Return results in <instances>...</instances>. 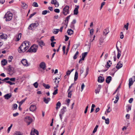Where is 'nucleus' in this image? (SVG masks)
<instances>
[{
	"mask_svg": "<svg viewBox=\"0 0 135 135\" xmlns=\"http://www.w3.org/2000/svg\"><path fill=\"white\" fill-rule=\"evenodd\" d=\"M131 109V107L130 106H128L127 109V112H128Z\"/></svg>",
	"mask_w": 135,
	"mask_h": 135,
	"instance_id": "58",
	"label": "nucleus"
},
{
	"mask_svg": "<svg viewBox=\"0 0 135 135\" xmlns=\"http://www.w3.org/2000/svg\"><path fill=\"white\" fill-rule=\"evenodd\" d=\"M109 29L108 28H105L103 31V35L106 36L107 35L109 32Z\"/></svg>",
	"mask_w": 135,
	"mask_h": 135,
	"instance_id": "16",
	"label": "nucleus"
},
{
	"mask_svg": "<svg viewBox=\"0 0 135 135\" xmlns=\"http://www.w3.org/2000/svg\"><path fill=\"white\" fill-rule=\"evenodd\" d=\"M34 133H35L37 135H38V132L37 130L35 129L34 130Z\"/></svg>",
	"mask_w": 135,
	"mask_h": 135,
	"instance_id": "64",
	"label": "nucleus"
},
{
	"mask_svg": "<svg viewBox=\"0 0 135 135\" xmlns=\"http://www.w3.org/2000/svg\"><path fill=\"white\" fill-rule=\"evenodd\" d=\"M22 6L24 8H26L27 7V5L25 3H22Z\"/></svg>",
	"mask_w": 135,
	"mask_h": 135,
	"instance_id": "41",
	"label": "nucleus"
},
{
	"mask_svg": "<svg viewBox=\"0 0 135 135\" xmlns=\"http://www.w3.org/2000/svg\"><path fill=\"white\" fill-rule=\"evenodd\" d=\"M123 66L122 64L120 62H119L116 65V67L117 69H119L121 68Z\"/></svg>",
	"mask_w": 135,
	"mask_h": 135,
	"instance_id": "19",
	"label": "nucleus"
},
{
	"mask_svg": "<svg viewBox=\"0 0 135 135\" xmlns=\"http://www.w3.org/2000/svg\"><path fill=\"white\" fill-rule=\"evenodd\" d=\"M38 47V45L35 44L33 45L28 50V52H36L37 50Z\"/></svg>",
	"mask_w": 135,
	"mask_h": 135,
	"instance_id": "3",
	"label": "nucleus"
},
{
	"mask_svg": "<svg viewBox=\"0 0 135 135\" xmlns=\"http://www.w3.org/2000/svg\"><path fill=\"white\" fill-rule=\"evenodd\" d=\"M13 16V14L10 12H7L4 17V18H6V21H10L12 19Z\"/></svg>",
	"mask_w": 135,
	"mask_h": 135,
	"instance_id": "2",
	"label": "nucleus"
},
{
	"mask_svg": "<svg viewBox=\"0 0 135 135\" xmlns=\"http://www.w3.org/2000/svg\"><path fill=\"white\" fill-rule=\"evenodd\" d=\"M57 2L56 0H52L51 2V3L52 4H55Z\"/></svg>",
	"mask_w": 135,
	"mask_h": 135,
	"instance_id": "49",
	"label": "nucleus"
},
{
	"mask_svg": "<svg viewBox=\"0 0 135 135\" xmlns=\"http://www.w3.org/2000/svg\"><path fill=\"white\" fill-rule=\"evenodd\" d=\"M13 59V57L12 56H10L8 57V61L10 62H11L12 60V59Z\"/></svg>",
	"mask_w": 135,
	"mask_h": 135,
	"instance_id": "37",
	"label": "nucleus"
},
{
	"mask_svg": "<svg viewBox=\"0 0 135 135\" xmlns=\"http://www.w3.org/2000/svg\"><path fill=\"white\" fill-rule=\"evenodd\" d=\"M14 70L13 67H11V66L9 65L8 69V71L9 72V74L10 75H12L14 73Z\"/></svg>",
	"mask_w": 135,
	"mask_h": 135,
	"instance_id": "8",
	"label": "nucleus"
},
{
	"mask_svg": "<svg viewBox=\"0 0 135 135\" xmlns=\"http://www.w3.org/2000/svg\"><path fill=\"white\" fill-rule=\"evenodd\" d=\"M21 62L23 65L25 66H28V64L27 62V61L25 59H22L21 61Z\"/></svg>",
	"mask_w": 135,
	"mask_h": 135,
	"instance_id": "10",
	"label": "nucleus"
},
{
	"mask_svg": "<svg viewBox=\"0 0 135 135\" xmlns=\"http://www.w3.org/2000/svg\"><path fill=\"white\" fill-rule=\"evenodd\" d=\"M38 84L37 82H36L35 83L33 84V85L34 86V87L36 88H37L38 87Z\"/></svg>",
	"mask_w": 135,
	"mask_h": 135,
	"instance_id": "47",
	"label": "nucleus"
},
{
	"mask_svg": "<svg viewBox=\"0 0 135 135\" xmlns=\"http://www.w3.org/2000/svg\"><path fill=\"white\" fill-rule=\"evenodd\" d=\"M118 94H117V95L116 96H115V97L113 99V100H115V101L114 102V103L115 104L117 103L119 99V97Z\"/></svg>",
	"mask_w": 135,
	"mask_h": 135,
	"instance_id": "23",
	"label": "nucleus"
},
{
	"mask_svg": "<svg viewBox=\"0 0 135 135\" xmlns=\"http://www.w3.org/2000/svg\"><path fill=\"white\" fill-rule=\"evenodd\" d=\"M38 43L41 47H42V45L44 46L45 45L43 41L42 40H40L38 41Z\"/></svg>",
	"mask_w": 135,
	"mask_h": 135,
	"instance_id": "24",
	"label": "nucleus"
},
{
	"mask_svg": "<svg viewBox=\"0 0 135 135\" xmlns=\"http://www.w3.org/2000/svg\"><path fill=\"white\" fill-rule=\"evenodd\" d=\"M69 7L66 6L63 9L62 13L64 15H66L69 13Z\"/></svg>",
	"mask_w": 135,
	"mask_h": 135,
	"instance_id": "7",
	"label": "nucleus"
},
{
	"mask_svg": "<svg viewBox=\"0 0 135 135\" xmlns=\"http://www.w3.org/2000/svg\"><path fill=\"white\" fill-rule=\"evenodd\" d=\"M57 130V128H55L54 131L53 132V135H56Z\"/></svg>",
	"mask_w": 135,
	"mask_h": 135,
	"instance_id": "63",
	"label": "nucleus"
},
{
	"mask_svg": "<svg viewBox=\"0 0 135 135\" xmlns=\"http://www.w3.org/2000/svg\"><path fill=\"white\" fill-rule=\"evenodd\" d=\"M79 54V52L78 51H77L76 52L75 55L73 56V59H76L77 58V55H78Z\"/></svg>",
	"mask_w": 135,
	"mask_h": 135,
	"instance_id": "38",
	"label": "nucleus"
},
{
	"mask_svg": "<svg viewBox=\"0 0 135 135\" xmlns=\"http://www.w3.org/2000/svg\"><path fill=\"white\" fill-rule=\"evenodd\" d=\"M24 121L27 123V125H29L32 122V119L30 117H26L24 119Z\"/></svg>",
	"mask_w": 135,
	"mask_h": 135,
	"instance_id": "6",
	"label": "nucleus"
},
{
	"mask_svg": "<svg viewBox=\"0 0 135 135\" xmlns=\"http://www.w3.org/2000/svg\"><path fill=\"white\" fill-rule=\"evenodd\" d=\"M32 5L35 7H38V5L37 3L35 2H33V3Z\"/></svg>",
	"mask_w": 135,
	"mask_h": 135,
	"instance_id": "39",
	"label": "nucleus"
},
{
	"mask_svg": "<svg viewBox=\"0 0 135 135\" xmlns=\"http://www.w3.org/2000/svg\"><path fill=\"white\" fill-rule=\"evenodd\" d=\"M1 62L2 65L4 66L7 64V60L6 59H4L1 61Z\"/></svg>",
	"mask_w": 135,
	"mask_h": 135,
	"instance_id": "27",
	"label": "nucleus"
},
{
	"mask_svg": "<svg viewBox=\"0 0 135 135\" xmlns=\"http://www.w3.org/2000/svg\"><path fill=\"white\" fill-rule=\"evenodd\" d=\"M59 81H58V80L57 81V83H56V86L54 87V89H56L58 87V84Z\"/></svg>",
	"mask_w": 135,
	"mask_h": 135,
	"instance_id": "57",
	"label": "nucleus"
},
{
	"mask_svg": "<svg viewBox=\"0 0 135 135\" xmlns=\"http://www.w3.org/2000/svg\"><path fill=\"white\" fill-rule=\"evenodd\" d=\"M87 54L88 52H86L83 53L82 54V59L84 60V58L87 55Z\"/></svg>",
	"mask_w": 135,
	"mask_h": 135,
	"instance_id": "28",
	"label": "nucleus"
},
{
	"mask_svg": "<svg viewBox=\"0 0 135 135\" xmlns=\"http://www.w3.org/2000/svg\"><path fill=\"white\" fill-rule=\"evenodd\" d=\"M66 111V108L65 107H63L61 109L60 112V113L63 114Z\"/></svg>",
	"mask_w": 135,
	"mask_h": 135,
	"instance_id": "14",
	"label": "nucleus"
},
{
	"mask_svg": "<svg viewBox=\"0 0 135 135\" xmlns=\"http://www.w3.org/2000/svg\"><path fill=\"white\" fill-rule=\"evenodd\" d=\"M78 73L77 71H76L75 73L74 80L76 81L77 80L78 78Z\"/></svg>",
	"mask_w": 135,
	"mask_h": 135,
	"instance_id": "30",
	"label": "nucleus"
},
{
	"mask_svg": "<svg viewBox=\"0 0 135 135\" xmlns=\"http://www.w3.org/2000/svg\"><path fill=\"white\" fill-rule=\"evenodd\" d=\"M65 48L66 47L65 46H64L62 47V50L63 51V53L64 54L65 53Z\"/></svg>",
	"mask_w": 135,
	"mask_h": 135,
	"instance_id": "62",
	"label": "nucleus"
},
{
	"mask_svg": "<svg viewBox=\"0 0 135 135\" xmlns=\"http://www.w3.org/2000/svg\"><path fill=\"white\" fill-rule=\"evenodd\" d=\"M48 12V11L47 10H45L42 11V14L43 15H45Z\"/></svg>",
	"mask_w": 135,
	"mask_h": 135,
	"instance_id": "48",
	"label": "nucleus"
},
{
	"mask_svg": "<svg viewBox=\"0 0 135 135\" xmlns=\"http://www.w3.org/2000/svg\"><path fill=\"white\" fill-rule=\"evenodd\" d=\"M43 99L44 102L46 104H48L50 100V98H46L45 97H44L43 98Z\"/></svg>",
	"mask_w": 135,
	"mask_h": 135,
	"instance_id": "21",
	"label": "nucleus"
},
{
	"mask_svg": "<svg viewBox=\"0 0 135 135\" xmlns=\"http://www.w3.org/2000/svg\"><path fill=\"white\" fill-rule=\"evenodd\" d=\"M129 25V23H127L126 25H125L124 26V27L126 28V30H127L128 29Z\"/></svg>",
	"mask_w": 135,
	"mask_h": 135,
	"instance_id": "43",
	"label": "nucleus"
},
{
	"mask_svg": "<svg viewBox=\"0 0 135 135\" xmlns=\"http://www.w3.org/2000/svg\"><path fill=\"white\" fill-rule=\"evenodd\" d=\"M107 107L108 109L105 112V114H107L106 112L107 113H109L111 111V110L110 109V107L109 105H108Z\"/></svg>",
	"mask_w": 135,
	"mask_h": 135,
	"instance_id": "31",
	"label": "nucleus"
},
{
	"mask_svg": "<svg viewBox=\"0 0 135 135\" xmlns=\"http://www.w3.org/2000/svg\"><path fill=\"white\" fill-rule=\"evenodd\" d=\"M36 109V107L35 105H32L30 108V111L32 112H34L35 111Z\"/></svg>",
	"mask_w": 135,
	"mask_h": 135,
	"instance_id": "9",
	"label": "nucleus"
},
{
	"mask_svg": "<svg viewBox=\"0 0 135 135\" xmlns=\"http://www.w3.org/2000/svg\"><path fill=\"white\" fill-rule=\"evenodd\" d=\"M42 85L46 89H49L50 88V86L48 84H46L45 83H43Z\"/></svg>",
	"mask_w": 135,
	"mask_h": 135,
	"instance_id": "29",
	"label": "nucleus"
},
{
	"mask_svg": "<svg viewBox=\"0 0 135 135\" xmlns=\"http://www.w3.org/2000/svg\"><path fill=\"white\" fill-rule=\"evenodd\" d=\"M12 96V94L11 93H9L6 94L4 95V97L6 99H9Z\"/></svg>",
	"mask_w": 135,
	"mask_h": 135,
	"instance_id": "15",
	"label": "nucleus"
},
{
	"mask_svg": "<svg viewBox=\"0 0 135 135\" xmlns=\"http://www.w3.org/2000/svg\"><path fill=\"white\" fill-rule=\"evenodd\" d=\"M56 43V42H52L51 44V46L52 47H54V44Z\"/></svg>",
	"mask_w": 135,
	"mask_h": 135,
	"instance_id": "60",
	"label": "nucleus"
},
{
	"mask_svg": "<svg viewBox=\"0 0 135 135\" xmlns=\"http://www.w3.org/2000/svg\"><path fill=\"white\" fill-rule=\"evenodd\" d=\"M17 105L16 104H13L12 109L13 110L16 109H17Z\"/></svg>",
	"mask_w": 135,
	"mask_h": 135,
	"instance_id": "36",
	"label": "nucleus"
},
{
	"mask_svg": "<svg viewBox=\"0 0 135 135\" xmlns=\"http://www.w3.org/2000/svg\"><path fill=\"white\" fill-rule=\"evenodd\" d=\"M14 135H22V133L20 131H16Z\"/></svg>",
	"mask_w": 135,
	"mask_h": 135,
	"instance_id": "34",
	"label": "nucleus"
},
{
	"mask_svg": "<svg viewBox=\"0 0 135 135\" xmlns=\"http://www.w3.org/2000/svg\"><path fill=\"white\" fill-rule=\"evenodd\" d=\"M0 37L2 39H6L7 38V36L6 34H3L2 33H0Z\"/></svg>",
	"mask_w": 135,
	"mask_h": 135,
	"instance_id": "13",
	"label": "nucleus"
},
{
	"mask_svg": "<svg viewBox=\"0 0 135 135\" xmlns=\"http://www.w3.org/2000/svg\"><path fill=\"white\" fill-rule=\"evenodd\" d=\"M71 16L70 15L68 16L66 18L65 20V21L66 23L67 24V25L68 21L69 19L70 18V17Z\"/></svg>",
	"mask_w": 135,
	"mask_h": 135,
	"instance_id": "33",
	"label": "nucleus"
},
{
	"mask_svg": "<svg viewBox=\"0 0 135 135\" xmlns=\"http://www.w3.org/2000/svg\"><path fill=\"white\" fill-rule=\"evenodd\" d=\"M71 73V71H70L69 70H68L66 73V75H70V74Z\"/></svg>",
	"mask_w": 135,
	"mask_h": 135,
	"instance_id": "59",
	"label": "nucleus"
},
{
	"mask_svg": "<svg viewBox=\"0 0 135 135\" xmlns=\"http://www.w3.org/2000/svg\"><path fill=\"white\" fill-rule=\"evenodd\" d=\"M56 7H58L59 6V3L57 1L54 4Z\"/></svg>",
	"mask_w": 135,
	"mask_h": 135,
	"instance_id": "50",
	"label": "nucleus"
},
{
	"mask_svg": "<svg viewBox=\"0 0 135 135\" xmlns=\"http://www.w3.org/2000/svg\"><path fill=\"white\" fill-rule=\"evenodd\" d=\"M57 91L58 89H56L54 91V92L53 93V95H55L57 93Z\"/></svg>",
	"mask_w": 135,
	"mask_h": 135,
	"instance_id": "53",
	"label": "nucleus"
},
{
	"mask_svg": "<svg viewBox=\"0 0 135 135\" xmlns=\"http://www.w3.org/2000/svg\"><path fill=\"white\" fill-rule=\"evenodd\" d=\"M112 64L111 61L109 60L107 62V64L105 65V66L108 68H109L111 66V65Z\"/></svg>",
	"mask_w": 135,
	"mask_h": 135,
	"instance_id": "20",
	"label": "nucleus"
},
{
	"mask_svg": "<svg viewBox=\"0 0 135 135\" xmlns=\"http://www.w3.org/2000/svg\"><path fill=\"white\" fill-rule=\"evenodd\" d=\"M54 40H55L54 38V36H52L51 37L50 39V41L51 42H53Z\"/></svg>",
	"mask_w": 135,
	"mask_h": 135,
	"instance_id": "54",
	"label": "nucleus"
},
{
	"mask_svg": "<svg viewBox=\"0 0 135 135\" xmlns=\"http://www.w3.org/2000/svg\"><path fill=\"white\" fill-rule=\"evenodd\" d=\"M104 38L102 37L100 38L99 40V44L100 45H101L103 43Z\"/></svg>",
	"mask_w": 135,
	"mask_h": 135,
	"instance_id": "32",
	"label": "nucleus"
},
{
	"mask_svg": "<svg viewBox=\"0 0 135 135\" xmlns=\"http://www.w3.org/2000/svg\"><path fill=\"white\" fill-rule=\"evenodd\" d=\"M61 105V103L60 102H58L57 103L56 105V107L55 108L57 110L60 107Z\"/></svg>",
	"mask_w": 135,
	"mask_h": 135,
	"instance_id": "22",
	"label": "nucleus"
},
{
	"mask_svg": "<svg viewBox=\"0 0 135 135\" xmlns=\"http://www.w3.org/2000/svg\"><path fill=\"white\" fill-rule=\"evenodd\" d=\"M67 32L68 35H71L73 34V31L71 29H69L68 30Z\"/></svg>",
	"mask_w": 135,
	"mask_h": 135,
	"instance_id": "25",
	"label": "nucleus"
},
{
	"mask_svg": "<svg viewBox=\"0 0 135 135\" xmlns=\"http://www.w3.org/2000/svg\"><path fill=\"white\" fill-rule=\"evenodd\" d=\"M104 80V78L101 76L98 77V81L99 82L102 83Z\"/></svg>",
	"mask_w": 135,
	"mask_h": 135,
	"instance_id": "18",
	"label": "nucleus"
},
{
	"mask_svg": "<svg viewBox=\"0 0 135 135\" xmlns=\"http://www.w3.org/2000/svg\"><path fill=\"white\" fill-rule=\"evenodd\" d=\"M98 127V125H97L95 127V128H94L93 132V133H95L97 131V128Z\"/></svg>",
	"mask_w": 135,
	"mask_h": 135,
	"instance_id": "40",
	"label": "nucleus"
},
{
	"mask_svg": "<svg viewBox=\"0 0 135 135\" xmlns=\"http://www.w3.org/2000/svg\"><path fill=\"white\" fill-rule=\"evenodd\" d=\"M39 24L37 22H36L34 23L31 24L28 27V28L30 30H32L34 28L37 27L38 25Z\"/></svg>",
	"mask_w": 135,
	"mask_h": 135,
	"instance_id": "4",
	"label": "nucleus"
},
{
	"mask_svg": "<svg viewBox=\"0 0 135 135\" xmlns=\"http://www.w3.org/2000/svg\"><path fill=\"white\" fill-rule=\"evenodd\" d=\"M30 43L26 41H24L19 47L18 50L19 52L22 53L25 52L28 48Z\"/></svg>",
	"mask_w": 135,
	"mask_h": 135,
	"instance_id": "1",
	"label": "nucleus"
},
{
	"mask_svg": "<svg viewBox=\"0 0 135 135\" xmlns=\"http://www.w3.org/2000/svg\"><path fill=\"white\" fill-rule=\"evenodd\" d=\"M76 7L75 8L74 11V15H77L78 13V9L79 8V6L78 5H75Z\"/></svg>",
	"mask_w": 135,
	"mask_h": 135,
	"instance_id": "12",
	"label": "nucleus"
},
{
	"mask_svg": "<svg viewBox=\"0 0 135 135\" xmlns=\"http://www.w3.org/2000/svg\"><path fill=\"white\" fill-rule=\"evenodd\" d=\"M68 97L69 98H71V91H68Z\"/></svg>",
	"mask_w": 135,
	"mask_h": 135,
	"instance_id": "45",
	"label": "nucleus"
},
{
	"mask_svg": "<svg viewBox=\"0 0 135 135\" xmlns=\"http://www.w3.org/2000/svg\"><path fill=\"white\" fill-rule=\"evenodd\" d=\"M27 98H25V99L22 100L21 102H19V104L20 105H21L24 102L26 99Z\"/></svg>",
	"mask_w": 135,
	"mask_h": 135,
	"instance_id": "42",
	"label": "nucleus"
},
{
	"mask_svg": "<svg viewBox=\"0 0 135 135\" xmlns=\"http://www.w3.org/2000/svg\"><path fill=\"white\" fill-rule=\"evenodd\" d=\"M59 31V29H55L53 31V33L55 34H57Z\"/></svg>",
	"mask_w": 135,
	"mask_h": 135,
	"instance_id": "35",
	"label": "nucleus"
},
{
	"mask_svg": "<svg viewBox=\"0 0 135 135\" xmlns=\"http://www.w3.org/2000/svg\"><path fill=\"white\" fill-rule=\"evenodd\" d=\"M54 11L56 13H59L60 12V11L59 9L56 8L54 10Z\"/></svg>",
	"mask_w": 135,
	"mask_h": 135,
	"instance_id": "51",
	"label": "nucleus"
},
{
	"mask_svg": "<svg viewBox=\"0 0 135 135\" xmlns=\"http://www.w3.org/2000/svg\"><path fill=\"white\" fill-rule=\"evenodd\" d=\"M5 82L9 84L10 85H14L15 84V83H12L10 81H6Z\"/></svg>",
	"mask_w": 135,
	"mask_h": 135,
	"instance_id": "44",
	"label": "nucleus"
},
{
	"mask_svg": "<svg viewBox=\"0 0 135 135\" xmlns=\"http://www.w3.org/2000/svg\"><path fill=\"white\" fill-rule=\"evenodd\" d=\"M105 122L106 124H108L109 123V119L108 118L106 119L105 120Z\"/></svg>",
	"mask_w": 135,
	"mask_h": 135,
	"instance_id": "46",
	"label": "nucleus"
},
{
	"mask_svg": "<svg viewBox=\"0 0 135 135\" xmlns=\"http://www.w3.org/2000/svg\"><path fill=\"white\" fill-rule=\"evenodd\" d=\"M100 89L97 88L95 90V91L96 94L99 93L100 91Z\"/></svg>",
	"mask_w": 135,
	"mask_h": 135,
	"instance_id": "55",
	"label": "nucleus"
},
{
	"mask_svg": "<svg viewBox=\"0 0 135 135\" xmlns=\"http://www.w3.org/2000/svg\"><path fill=\"white\" fill-rule=\"evenodd\" d=\"M39 66L40 68L42 69L43 70H45L46 69V64L44 62H41Z\"/></svg>",
	"mask_w": 135,
	"mask_h": 135,
	"instance_id": "11",
	"label": "nucleus"
},
{
	"mask_svg": "<svg viewBox=\"0 0 135 135\" xmlns=\"http://www.w3.org/2000/svg\"><path fill=\"white\" fill-rule=\"evenodd\" d=\"M84 86H85V85H84V84L82 83L81 84V91H83Z\"/></svg>",
	"mask_w": 135,
	"mask_h": 135,
	"instance_id": "52",
	"label": "nucleus"
},
{
	"mask_svg": "<svg viewBox=\"0 0 135 135\" xmlns=\"http://www.w3.org/2000/svg\"><path fill=\"white\" fill-rule=\"evenodd\" d=\"M135 81V76H133L132 78L129 79V80L128 86L129 88H130L131 86H132Z\"/></svg>",
	"mask_w": 135,
	"mask_h": 135,
	"instance_id": "5",
	"label": "nucleus"
},
{
	"mask_svg": "<svg viewBox=\"0 0 135 135\" xmlns=\"http://www.w3.org/2000/svg\"><path fill=\"white\" fill-rule=\"evenodd\" d=\"M21 33H20L16 36V41H19L20 39L21 38Z\"/></svg>",
	"mask_w": 135,
	"mask_h": 135,
	"instance_id": "26",
	"label": "nucleus"
},
{
	"mask_svg": "<svg viewBox=\"0 0 135 135\" xmlns=\"http://www.w3.org/2000/svg\"><path fill=\"white\" fill-rule=\"evenodd\" d=\"M36 14V12H34L32 14H31L30 16H29V18H31L33 16H34Z\"/></svg>",
	"mask_w": 135,
	"mask_h": 135,
	"instance_id": "61",
	"label": "nucleus"
},
{
	"mask_svg": "<svg viewBox=\"0 0 135 135\" xmlns=\"http://www.w3.org/2000/svg\"><path fill=\"white\" fill-rule=\"evenodd\" d=\"M112 78L111 76H108L106 79V83L109 84L112 80Z\"/></svg>",
	"mask_w": 135,
	"mask_h": 135,
	"instance_id": "17",
	"label": "nucleus"
},
{
	"mask_svg": "<svg viewBox=\"0 0 135 135\" xmlns=\"http://www.w3.org/2000/svg\"><path fill=\"white\" fill-rule=\"evenodd\" d=\"M94 32V30L93 29H91L90 31V35H92Z\"/></svg>",
	"mask_w": 135,
	"mask_h": 135,
	"instance_id": "56",
	"label": "nucleus"
}]
</instances>
